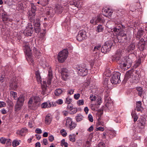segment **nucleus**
<instances>
[{
  "label": "nucleus",
  "instance_id": "c756f323",
  "mask_svg": "<svg viewBox=\"0 0 147 147\" xmlns=\"http://www.w3.org/2000/svg\"><path fill=\"white\" fill-rule=\"evenodd\" d=\"M104 28L103 25L99 24L96 27V32H102L104 30Z\"/></svg>",
  "mask_w": 147,
  "mask_h": 147
},
{
  "label": "nucleus",
  "instance_id": "c9c22d12",
  "mask_svg": "<svg viewBox=\"0 0 147 147\" xmlns=\"http://www.w3.org/2000/svg\"><path fill=\"white\" fill-rule=\"evenodd\" d=\"M83 116L80 114H78L76 117V119L77 122H80L83 119Z\"/></svg>",
  "mask_w": 147,
  "mask_h": 147
},
{
  "label": "nucleus",
  "instance_id": "69168bd1",
  "mask_svg": "<svg viewBox=\"0 0 147 147\" xmlns=\"http://www.w3.org/2000/svg\"><path fill=\"white\" fill-rule=\"evenodd\" d=\"M122 27V24H118L116 26V28H117L119 29V31H120L121 32H122L121 28Z\"/></svg>",
  "mask_w": 147,
  "mask_h": 147
},
{
  "label": "nucleus",
  "instance_id": "58836bf2",
  "mask_svg": "<svg viewBox=\"0 0 147 147\" xmlns=\"http://www.w3.org/2000/svg\"><path fill=\"white\" fill-rule=\"evenodd\" d=\"M109 78H105L103 82V84L105 85L106 86L108 87L109 85L110 84V83L109 84Z\"/></svg>",
  "mask_w": 147,
  "mask_h": 147
},
{
  "label": "nucleus",
  "instance_id": "e2e57ef3",
  "mask_svg": "<svg viewBox=\"0 0 147 147\" xmlns=\"http://www.w3.org/2000/svg\"><path fill=\"white\" fill-rule=\"evenodd\" d=\"M110 92L109 91H106L105 92V98L104 99H105L106 98H108V97H109V93Z\"/></svg>",
  "mask_w": 147,
  "mask_h": 147
},
{
  "label": "nucleus",
  "instance_id": "680f3d73",
  "mask_svg": "<svg viewBox=\"0 0 147 147\" xmlns=\"http://www.w3.org/2000/svg\"><path fill=\"white\" fill-rule=\"evenodd\" d=\"M6 106V103L3 101H0V108L4 107Z\"/></svg>",
  "mask_w": 147,
  "mask_h": 147
},
{
  "label": "nucleus",
  "instance_id": "39448f33",
  "mask_svg": "<svg viewBox=\"0 0 147 147\" xmlns=\"http://www.w3.org/2000/svg\"><path fill=\"white\" fill-rule=\"evenodd\" d=\"M65 126L67 127L71 130L74 129L76 126V124L72 121V119L68 117H67Z\"/></svg>",
  "mask_w": 147,
  "mask_h": 147
},
{
  "label": "nucleus",
  "instance_id": "9d476101",
  "mask_svg": "<svg viewBox=\"0 0 147 147\" xmlns=\"http://www.w3.org/2000/svg\"><path fill=\"white\" fill-rule=\"evenodd\" d=\"M121 57V54L116 53L115 54L111 56V59L112 62H117L120 60Z\"/></svg>",
  "mask_w": 147,
  "mask_h": 147
},
{
  "label": "nucleus",
  "instance_id": "a18cd8bd",
  "mask_svg": "<svg viewBox=\"0 0 147 147\" xmlns=\"http://www.w3.org/2000/svg\"><path fill=\"white\" fill-rule=\"evenodd\" d=\"M130 9L132 12L134 11L137 9V7L135 5H132L130 6Z\"/></svg>",
  "mask_w": 147,
  "mask_h": 147
},
{
  "label": "nucleus",
  "instance_id": "7ed1b4c3",
  "mask_svg": "<svg viewBox=\"0 0 147 147\" xmlns=\"http://www.w3.org/2000/svg\"><path fill=\"white\" fill-rule=\"evenodd\" d=\"M120 75L121 74L118 72L114 73L110 78L111 83L113 84H116L120 83L121 82L120 80Z\"/></svg>",
  "mask_w": 147,
  "mask_h": 147
},
{
  "label": "nucleus",
  "instance_id": "338daca9",
  "mask_svg": "<svg viewBox=\"0 0 147 147\" xmlns=\"http://www.w3.org/2000/svg\"><path fill=\"white\" fill-rule=\"evenodd\" d=\"M80 96V94L79 93L75 94L74 95V97L75 99L76 100H78Z\"/></svg>",
  "mask_w": 147,
  "mask_h": 147
},
{
  "label": "nucleus",
  "instance_id": "4d7b16f0",
  "mask_svg": "<svg viewBox=\"0 0 147 147\" xmlns=\"http://www.w3.org/2000/svg\"><path fill=\"white\" fill-rule=\"evenodd\" d=\"M103 110L102 109H100L99 111V112L100 111V115H99L98 116L99 117L98 119V122L100 121L101 120L100 118H101V117L102 115L103 114Z\"/></svg>",
  "mask_w": 147,
  "mask_h": 147
},
{
  "label": "nucleus",
  "instance_id": "09e8293b",
  "mask_svg": "<svg viewBox=\"0 0 147 147\" xmlns=\"http://www.w3.org/2000/svg\"><path fill=\"white\" fill-rule=\"evenodd\" d=\"M90 99L91 101H95L96 99V97L95 95L92 94L90 95Z\"/></svg>",
  "mask_w": 147,
  "mask_h": 147
},
{
  "label": "nucleus",
  "instance_id": "423d86ee",
  "mask_svg": "<svg viewBox=\"0 0 147 147\" xmlns=\"http://www.w3.org/2000/svg\"><path fill=\"white\" fill-rule=\"evenodd\" d=\"M86 32L84 30L80 31L76 36V39L79 41L86 39L87 38Z\"/></svg>",
  "mask_w": 147,
  "mask_h": 147
},
{
  "label": "nucleus",
  "instance_id": "052dcab7",
  "mask_svg": "<svg viewBox=\"0 0 147 147\" xmlns=\"http://www.w3.org/2000/svg\"><path fill=\"white\" fill-rule=\"evenodd\" d=\"M105 144L103 142H100L98 145L97 147H105Z\"/></svg>",
  "mask_w": 147,
  "mask_h": 147
},
{
  "label": "nucleus",
  "instance_id": "cd10ccee",
  "mask_svg": "<svg viewBox=\"0 0 147 147\" xmlns=\"http://www.w3.org/2000/svg\"><path fill=\"white\" fill-rule=\"evenodd\" d=\"M119 64L120 67L122 69H127L129 68V67H127V65L125 61L121 62Z\"/></svg>",
  "mask_w": 147,
  "mask_h": 147
},
{
  "label": "nucleus",
  "instance_id": "ea45409f",
  "mask_svg": "<svg viewBox=\"0 0 147 147\" xmlns=\"http://www.w3.org/2000/svg\"><path fill=\"white\" fill-rule=\"evenodd\" d=\"M110 136H109L110 138H113L116 136V132L114 130H111L109 131V132Z\"/></svg>",
  "mask_w": 147,
  "mask_h": 147
},
{
  "label": "nucleus",
  "instance_id": "6e6d98bb",
  "mask_svg": "<svg viewBox=\"0 0 147 147\" xmlns=\"http://www.w3.org/2000/svg\"><path fill=\"white\" fill-rule=\"evenodd\" d=\"M47 102L42 103L41 105V108H48Z\"/></svg>",
  "mask_w": 147,
  "mask_h": 147
},
{
  "label": "nucleus",
  "instance_id": "393cba45",
  "mask_svg": "<svg viewBox=\"0 0 147 147\" xmlns=\"http://www.w3.org/2000/svg\"><path fill=\"white\" fill-rule=\"evenodd\" d=\"M127 65V67L129 68L131 66L132 63L131 59L129 57H127L125 61Z\"/></svg>",
  "mask_w": 147,
  "mask_h": 147
},
{
  "label": "nucleus",
  "instance_id": "13d9d810",
  "mask_svg": "<svg viewBox=\"0 0 147 147\" xmlns=\"http://www.w3.org/2000/svg\"><path fill=\"white\" fill-rule=\"evenodd\" d=\"M11 140L9 139H5V143L7 144V145H9L11 144Z\"/></svg>",
  "mask_w": 147,
  "mask_h": 147
},
{
  "label": "nucleus",
  "instance_id": "5fc2aeb1",
  "mask_svg": "<svg viewBox=\"0 0 147 147\" xmlns=\"http://www.w3.org/2000/svg\"><path fill=\"white\" fill-rule=\"evenodd\" d=\"M68 105L67 107V109L68 110H69L71 111V109L73 108V105L72 104H67Z\"/></svg>",
  "mask_w": 147,
  "mask_h": 147
},
{
  "label": "nucleus",
  "instance_id": "79ce46f5",
  "mask_svg": "<svg viewBox=\"0 0 147 147\" xmlns=\"http://www.w3.org/2000/svg\"><path fill=\"white\" fill-rule=\"evenodd\" d=\"M37 82L41 83L42 82V78L40 76V73L39 71L37 70Z\"/></svg>",
  "mask_w": 147,
  "mask_h": 147
},
{
  "label": "nucleus",
  "instance_id": "3c124183",
  "mask_svg": "<svg viewBox=\"0 0 147 147\" xmlns=\"http://www.w3.org/2000/svg\"><path fill=\"white\" fill-rule=\"evenodd\" d=\"M19 142L17 140H14L12 142V146L13 147H16L19 145Z\"/></svg>",
  "mask_w": 147,
  "mask_h": 147
},
{
  "label": "nucleus",
  "instance_id": "864d4df0",
  "mask_svg": "<svg viewBox=\"0 0 147 147\" xmlns=\"http://www.w3.org/2000/svg\"><path fill=\"white\" fill-rule=\"evenodd\" d=\"M77 104L79 106L83 105L84 104V100L82 99L78 100L77 101Z\"/></svg>",
  "mask_w": 147,
  "mask_h": 147
},
{
  "label": "nucleus",
  "instance_id": "bb28decb",
  "mask_svg": "<svg viewBox=\"0 0 147 147\" xmlns=\"http://www.w3.org/2000/svg\"><path fill=\"white\" fill-rule=\"evenodd\" d=\"M32 103H35L36 105L37 103V97H32L30 98L28 102V104L29 105H31Z\"/></svg>",
  "mask_w": 147,
  "mask_h": 147
},
{
  "label": "nucleus",
  "instance_id": "2eb2a0df",
  "mask_svg": "<svg viewBox=\"0 0 147 147\" xmlns=\"http://www.w3.org/2000/svg\"><path fill=\"white\" fill-rule=\"evenodd\" d=\"M110 9H108L107 8H103L102 10V14L107 17L111 16L112 13V12L110 11Z\"/></svg>",
  "mask_w": 147,
  "mask_h": 147
},
{
  "label": "nucleus",
  "instance_id": "4be33fe9",
  "mask_svg": "<svg viewBox=\"0 0 147 147\" xmlns=\"http://www.w3.org/2000/svg\"><path fill=\"white\" fill-rule=\"evenodd\" d=\"M114 41L111 40H108L105 42V44L106 46H107V50L108 51H110L111 49V48L113 46Z\"/></svg>",
  "mask_w": 147,
  "mask_h": 147
},
{
  "label": "nucleus",
  "instance_id": "20e7f679",
  "mask_svg": "<svg viewBox=\"0 0 147 147\" xmlns=\"http://www.w3.org/2000/svg\"><path fill=\"white\" fill-rule=\"evenodd\" d=\"M32 8L31 11L32 14L31 15L32 17H30L31 20L33 21V24L34 26V30L35 32L36 31L37 29V18H35L34 16L36 14H35V12L36 11V7L33 4H31Z\"/></svg>",
  "mask_w": 147,
  "mask_h": 147
},
{
  "label": "nucleus",
  "instance_id": "b1692460",
  "mask_svg": "<svg viewBox=\"0 0 147 147\" xmlns=\"http://www.w3.org/2000/svg\"><path fill=\"white\" fill-rule=\"evenodd\" d=\"M55 10L57 12H58L59 13H61L63 11V8L59 4H57L55 6Z\"/></svg>",
  "mask_w": 147,
  "mask_h": 147
},
{
  "label": "nucleus",
  "instance_id": "49530a36",
  "mask_svg": "<svg viewBox=\"0 0 147 147\" xmlns=\"http://www.w3.org/2000/svg\"><path fill=\"white\" fill-rule=\"evenodd\" d=\"M2 18L3 21L4 22V23L9 20V19L7 17V16H2Z\"/></svg>",
  "mask_w": 147,
  "mask_h": 147
},
{
  "label": "nucleus",
  "instance_id": "c03bdc74",
  "mask_svg": "<svg viewBox=\"0 0 147 147\" xmlns=\"http://www.w3.org/2000/svg\"><path fill=\"white\" fill-rule=\"evenodd\" d=\"M106 47H104V46H103L102 47L101 51V52L103 53H106L107 52H109V51H108V50L106 49Z\"/></svg>",
  "mask_w": 147,
  "mask_h": 147
},
{
  "label": "nucleus",
  "instance_id": "c85d7f7f",
  "mask_svg": "<svg viewBox=\"0 0 147 147\" xmlns=\"http://www.w3.org/2000/svg\"><path fill=\"white\" fill-rule=\"evenodd\" d=\"M52 121V119L50 116L48 115H47L45 118V122L46 124L49 125L51 123Z\"/></svg>",
  "mask_w": 147,
  "mask_h": 147
},
{
  "label": "nucleus",
  "instance_id": "72a5a7b5",
  "mask_svg": "<svg viewBox=\"0 0 147 147\" xmlns=\"http://www.w3.org/2000/svg\"><path fill=\"white\" fill-rule=\"evenodd\" d=\"M24 35L27 36H31L32 34L31 29L25 30L23 32Z\"/></svg>",
  "mask_w": 147,
  "mask_h": 147
},
{
  "label": "nucleus",
  "instance_id": "9b49d317",
  "mask_svg": "<svg viewBox=\"0 0 147 147\" xmlns=\"http://www.w3.org/2000/svg\"><path fill=\"white\" fill-rule=\"evenodd\" d=\"M145 42L144 40L142 38L138 42L137 46L140 51H142L144 49Z\"/></svg>",
  "mask_w": 147,
  "mask_h": 147
},
{
  "label": "nucleus",
  "instance_id": "774afa93",
  "mask_svg": "<svg viewBox=\"0 0 147 147\" xmlns=\"http://www.w3.org/2000/svg\"><path fill=\"white\" fill-rule=\"evenodd\" d=\"M49 140L50 142H53L54 140V137L52 135L49 136L48 137Z\"/></svg>",
  "mask_w": 147,
  "mask_h": 147
},
{
  "label": "nucleus",
  "instance_id": "603ef678",
  "mask_svg": "<svg viewBox=\"0 0 147 147\" xmlns=\"http://www.w3.org/2000/svg\"><path fill=\"white\" fill-rule=\"evenodd\" d=\"M60 71L61 74L63 73L65 74L66 73L68 72V70L65 68H62L60 70Z\"/></svg>",
  "mask_w": 147,
  "mask_h": 147
},
{
  "label": "nucleus",
  "instance_id": "6ab92c4d",
  "mask_svg": "<svg viewBox=\"0 0 147 147\" xmlns=\"http://www.w3.org/2000/svg\"><path fill=\"white\" fill-rule=\"evenodd\" d=\"M136 73L137 74V75L134 76H133L132 79L133 82L136 83H137L139 82L140 79V77L139 75V74H140V72L137 70H136Z\"/></svg>",
  "mask_w": 147,
  "mask_h": 147
},
{
  "label": "nucleus",
  "instance_id": "412c9836",
  "mask_svg": "<svg viewBox=\"0 0 147 147\" xmlns=\"http://www.w3.org/2000/svg\"><path fill=\"white\" fill-rule=\"evenodd\" d=\"M28 131V129L26 127L22 128L20 130H18L16 132L17 134L21 136H23L24 133Z\"/></svg>",
  "mask_w": 147,
  "mask_h": 147
},
{
  "label": "nucleus",
  "instance_id": "7c9ffc66",
  "mask_svg": "<svg viewBox=\"0 0 147 147\" xmlns=\"http://www.w3.org/2000/svg\"><path fill=\"white\" fill-rule=\"evenodd\" d=\"M23 105L17 102L16 105L15 106V110L16 111H20L22 106Z\"/></svg>",
  "mask_w": 147,
  "mask_h": 147
},
{
  "label": "nucleus",
  "instance_id": "6e6552de",
  "mask_svg": "<svg viewBox=\"0 0 147 147\" xmlns=\"http://www.w3.org/2000/svg\"><path fill=\"white\" fill-rule=\"evenodd\" d=\"M136 45L134 43H131L127 48V51L128 53L134 54L136 56L135 52L136 49Z\"/></svg>",
  "mask_w": 147,
  "mask_h": 147
},
{
  "label": "nucleus",
  "instance_id": "8fccbe9b",
  "mask_svg": "<svg viewBox=\"0 0 147 147\" xmlns=\"http://www.w3.org/2000/svg\"><path fill=\"white\" fill-rule=\"evenodd\" d=\"M71 113H70L71 114H74L76 113L78 111V109L76 108H73L71 110Z\"/></svg>",
  "mask_w": 147,
  "mask_h": 147
},
{
  "label": "nucleus",
  "instance_id": "37998d69",
  "mask_svg": "<svg viewBox=\"0 0 147 147\" xmlns=\"http://www.w3.org/2000/svg\"><path fill=\"white\" fill-rule=\"evenodd\" d=\"M38 53L39 54L38 55V56L37 55V59H38L40 58V61L39 60H37V62H40V61L41 62H43L42 59V55H41V52L40 51L38 52Z\"/></svg>",
  "mask_w": 147,
  "mask_h": 147
},
{
  "label": "nucleus",
  "instance_id": "0eeeda50",
  "mask_svg": "<svg viewBox=\"0 0 147 147\" xmlns=\"http://www.w3.org/2000/svg\"><path fill=\"white\" fill-rule=\"evenodd\" d=\"M77 69L78 74L80 76H84L88 74V69L86 68L79 67Z\"/></svg>",
  "mask_w": 147,
  "mask_h": 147
},
{
  "label": "nucleus",
  "instance_id": "f257e3e1",
  "mask_svg": "<svg viewBox=\"0 0 147 147\" xmlns=\"http://www.w3.org/2000/svg\"><path fill=\"white\" fill-rule=\"evenodd\" d=\"M24 51L26 54V58L30 64L33 66V69H36V67L35 68L34 67V62L32 58L31 50L30 47L28 45H26L24 46ZM35 77L37 78V71L35 70Z\"/></svg>",
  "mask_w": 147,
  "mask_h": 147
},
{
  "label": "nucleus",
  "instance_id": "e433bc0d",
  "mask_svg": "<svg viewBox=\"0 0 147 147\" xmlns=\"http://www.w3.org/2000/svg\"><path fill=\"white\" fill-rule=\"evenodd\" d=\"M76 136L75 134H73L72 135H70L69 136V140L72 142H75L76 141Z\"/></svg>",
  "mask_w": 147,
  "mask_h": 147
},
{
  "label": "nucleus",
  "instance_id": "ddd939ff",
  "mask_svg": "<svg viewBox=\"0 0 147 147\" xmlns=\"http://www.w3.org/2000/svg\"><path fill=\"white\" fill-rule=\"evenodd\" d=\"M70 4L74 5L78 8H80L82 6V2L81 0H74L72 2H70Z\"/></svg>",
  "mask_w": 147,
  "mask_h": 147
},
{
  "label": "nucleus",
  "instance_id": "a211bd4d",
  "mask_svg": "<svg viewBox=\"0 0 147 147\" xmlns=\"http://www.w3.org/2000/svg\"><path fill=\"white\" fill-rule=\"evenodd\" d=\"M96 18V24L98 22L103 23L105 22L104 18L101 14H99L95 17Z\"/></svg>",
  "mask_w": 147,
  "mask_h": 147
},
{
  "label": "nucleus",
  "instance_id": "473e14b6",
  "mask_svg": "<svg viewBox=\"0 0 147 147\" xmlns=\"http://www.w3.org/2000/svg\"><path fill=\"white\" fill-rule=\"evenodd\" d=\"M62 92L63 91L61 89L58 88L55 90L54 94L55 96H59L62 94Z\"/></svg>",
  "mask_w": 147,
  "mask_h": 147
},
{
  "label": "nucleus",
  "instance_id": "1a4fd4ad",
  "mask_svg": "<svg viewBox=\"0 0 147 147\" xmlns=\"http://www.w3.org/2000/svg\"><path fill=\"white\" fill-rule=\"evenodd\" d=\"M17 80L14 78H12L10 82L9 86L12 89L15 90L18 88Z\"/></svg>",
  "mask_w": 147,
  "mask_h": 147
},
{
  "label": "nucleus",
  "instance_id": "4c0bfd02",
  "mask_svg": "<svg viewBox=\"0 0 147 147\" xmlns=\"http://www.w3.org/2000/svg\"><path fill=\"white\" fill-rule=\"evenodd\" d=\"M69 74L68 72L66 73L65 74L63 73L61 74V76L63 80L66 81L68 77Z\"/></svg>",
  "mask_w": 147,
  "mask_h": 147
},
{
  "label": "nucleus",
  "instance_id": "bf43d9fd",
  "mask_svg": "<svg viewBox=\"0 0 147 147\" xmlns=\"http://www.w3.org/2000/svg\"><path fill=\"white\" fill-rule=\"evenodd\" d=\"M88 119L91 122H92L93 121V117L90 114H89L88 115Z\"/></svg>",
  "mask_w": 147,
  "mask_h": 147
},
{
  "label": "nucleus",
  "instance_id": "aec40b11",
  "mask_svg": "<svg viewBox=\"0 0 147 147\" xmlns=\"http://www.w3.org/2000/svg\"><path fill=\"white\" fill-rule=\"evenodd\" d=\"M48 76V78L47 82L48 84L49 85L51 83L52 80L53 78L52 71L51 69H50L49 70Z\"/></svg>",
  "mask_w": 147,
  "mask_h": 147
},
{
  "label": "nucleus",
  "instance_id": "a19ab883",
  "mask_svg": "<svg viewBox=\"0 0 147 147\" xmlns=\"http://www.w3.org/2000/svg\"><path fill=\"white\" fill-rule=\"evenodd\" d=\"M131 115L132 118L134 119V122L136 121L138 118V116L135 113H134L133 112L131 113Z\"/></svg>",
  "mask_w": 147,
  "mask_h": 147
},
{
  "label": "nucleus",
  "instance_id": "4468645a",
  "mask_svg": "<svg viewBox=\"0 0 147 147\" xmlns=\"http://www.w3.org/2000/svg\"><path fill=\"white\" fill-rule=\"evenodd\" d=\"M133 71L131 70L128 71L126 73L125 76L123 80V82L126 83L128 79L130 78L132 76Z\"/></svg>",
  "mask_w": 147,
  "mask_h": 147
},
{
  "label": "nucleus",
  "instance_id": "a878e982",
  "mask_svg": "<svg viewBox=\"0 0 147 147\" xmlns=\"http://www.w3.org/2000/svg\"><path fill=\"white\" fill-rule=\"evenodd\" d=\"M105 106L107 108H108L109 106V105H111L112 102L111 101V99L110 97H108V98H106L105 99Z\"/></svg>",
  "mask_w": 147,
  "mask_h": 147
},
{
  "label": "nucleus",
  "instance_id": "dca6fc26",
  "mask_svg": "<svg viewBox=\"0 0 147 147\" xmlns=\"http://www.w3.org/2000/svg\"><path fill=\"white\" fill-rule=\"evenodd\" d=\"M40 25L39 22H38V21L37 20V31H38V34L39 35L38 36H39V37L41 38L45 36L46 32L44 30L43 31H39V29H40Z\"/></svg>",
  "mask_w": 147,
  "mask_h": 147
},
{
  "label": "nucleus",
  "instance_id": "f3484780",
  "mask_svg": "<svg viewBox=\"0 0 147 147\" xmlns=\"http://www.w3.org/2000/svg\"><path fill=\"white\" fill-rule=\"evenodd\" d=\"M144 32V29L142 27L140 28L138 30L136 34H135V36L137 40L140 39L142 36H143Z\"/></svg>",
  "mask_w": 147,
  "mask_h": 147
},
{
  "label": "nucleus",
  "instance_id": "de8ad7c7",
  "mask_svg": "<svg viewBox=\"0 0 147 147\" xmlns=\"http://www.w3.org/2000/svg\"><path fill=\"white\" fill-rule=\"evenodd\" d=\"M60 133L63 137H65L67 136V133L64 129H62L60 131Z\"/></svg>",
  "mask_w": 147,
  "mask_h": 147
},
{
  "label": "nucleus",
  "instance_id": "5701e85b",
  "mask_svg": "<svg viewBox=\"0 0 147 147\" xmlns=\"http://www.w3.org/2000/svg\"><path fill=\"white\" fill-rule=\"evenodd\" d=\"M136 109L138 111L142 112V107L141 106L142 102L140 101L136 102Z\"/></svg>",
  "mask_w": 147,
  "mask_h": 147
},
{
  "label": "nucleus",
  "instance_id": "f03ea898",
  "mask_svg": "<svg viewBox=\"0 0 147 147\" xmlns=\"http://www.w3.org/2000/svg\"><path fill=\"white\" fill-rule=\"evenodd\" d=\"M68 53V50L67 49H65L59 53L57 56L58 61L60 63H63L66 59Z\"/></svg>",
  "mask_w": 147,
  "mask_h": 147
},
{
  "label": "nucleus",
  "instance_id": "f8f14e48",
  "mask_svg": "<svg viewBox=\"0 0 147 147\" xmlns=\"http://www.w3.org/2000/svg\"><path fill=\"white\" fill-rule=\"evenodd\" d=\"M146 120L144 118L140 119L138 121L137 127L141 129L144 128L146 123Z\"/></svg>",
  "mask_w": 147,
  "mask_h": 147
},
{
  "label": "nucleus",
  "instance_id": "f704fd0d",
  "mask_svg": "<svg viewBox=\"0 0 147 147\" xmlns=\"http://www.w3.org/2000/svg\"><path fill=\"white\" fill-rule=\"evenodd\" d=\"M24 100V97L21 95L18 98L17 102L23 105Z\"/></svg>",
  "mask_w": 147,
  "mask_h": 147
},
{
  "label": "nucleus",
  "instance_id": "0e129e2a",
  "mask_svg": "<svg viewBox=\"0 0 147 147\" xmlns=\"http://www.w3.org/2000/svg\"><path fill=\"white\" fill-rule=\"evenodd\" d=\"M5 138L3 137L1 138L0 139V142L2 144H5Z\"/></svg>",
  "mask_w": 147,
  "mask_h": 147
},
{
  "label": "nucleus",
  "instance_id": "2f4dec72",
  "mask_svg": "<svg viewBox=\"0 0 147 147\" xmlns=\"http://www.w3.org/2000/svg\"><path fill=\"white\" fill-rule=\"evenodd\" d=\"M136 90L138 92V95L141 97L142 96L143 89L140 87H137L136 88Z\"/></svg>",
  "mask_w": 147,
  "mask_h": 147
}]
</instances>
